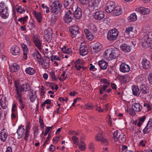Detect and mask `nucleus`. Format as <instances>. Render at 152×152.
Returning <instances> with one entry per match:
<instances>
[{
	"label": "nucleus",
	"mask_w": 152,
	"mask_h": 152,
	"mask_svg": "<svg viewBox=\"0 0 152 152\" xmlns=\"http://www.w3.org/2000/svg\"><path fill=\"white\" fill-rule=\"evenodd\" d=\"M130 67L126 63L123 62L120 65L119 70L120 71L123 73L128 72L130 70Z\"/></svg>",
	"instance_id": "obj_10"
},
{
	"label": "nucleus",
	"mask_w": 152,
	"mask_h": 152,
	"mask_svg": "<svg viewBox=\"0 0 152 152\" xmlns=\"http://www.w3.org/2000/svg\"><path fill=\"white\" fill-rule=\"evenodd\" d=\"M143 39L144 41L142 42V47L145 49L151 47V45H152V41L145 39L144 38Z\"/></svg>",
	"instance_id": "obj_18"
},
{
	"label": "nucleus",
	"mask_w": 152,
	"mask_h": 152,
	"mask_svg": "<svg viewBox=\"0 0 152 152\" xmlns=\"http://www.w3.org/2000/svg\"><path fill=\"white\" fill-rule=\"evenodd\" d=\"M98 65L101 69L103 70L106 69L108 66L107 63L103 60L99 61Z\"/></svg>",
	"instance_id": "obj_23"
},
{
	"label": "nucleus",
	"mask_w": 152,
	"mask_h": 152,
	"mask_svg": "<svg viewBox=\"0 0 152 152\" xmlns=\"http://www.w3.org/2000/svg\"><path fill=\"white\" fill-rule=\"evenodd\" d=\"M137 19V16L134 13L132 14L128 18V20L130 22L135 21Z\"/></svg>",
	"instance_id": "obj_32"
},
{
	"label": "nucleus",
	"mask_w": 152,
	"mask_h": 152,
	"mask_svg": "<svg viewBox=\"0 0 152 152\" xmlns=\"http://www.w3.org/2000/svg\"><path fill=\"white\" fill-rule=\"evenodd\" d=\"M44 37L48 41H50L52 39V32L50 29H48L44 30Z\"/></svg>",
	"instance_id": "obj_12"
},
{
	"label": "nucleus",
	"mask_w": 152,
	"mask_h": 152,
	"mask_svg": "<svg viewBox=\"0 0 152 152\" xmlns=\"http://www.w3.org/2000/svg\"><path fill=\"white\" fill-rule=\"evenodd\" d=\"M104 12L100 10L95 12L94 17L95 19L96 20H100L102 19L104 17Z\"/></svg>",
	"instance_id": "obj_9"
},
{
	"label": "nucleus",
	"mask_w": 152,
	"mask_h": 152,
	"mask_svg": "<svg viewBox=\"0 0 152 152\" xmlns=\"http://www.w3.org/2000/svg\"><path fill=\"white\" fill-rule=\"evenodd\" d=\"M120 55L119 50L113 48H109L104 53V57L108 60H111L118 56Z\"/></svg>",
	"instance_id": "obj_1"
},
{
	"label": "nucleus",
	"mask_w": 152,
	"mask_h": 152,
	"mask_svg": "<svg viewBox=\"0 0 152 152\" xmlns=\"http://www.w3.org/2000/svg\"><path fill=\"white\" fill-rule=\"evenodd\" d=\"M103 137V135L101 133H98L95 137V139L97 141H100Z\"/></svg>",
	"instance_id": "obj_49"
},
{
	"label": "nucleus",
	"mask_w": 152,
	"mask_h": 152,
	"mask_svg": "<svg viewBox=\"0 0 152 152\" xmlns=\"http://www.w3.org/2000/svg\"><path fill=\"white\" fill-rule=\"evenodd\" d=\"M8 7L4 4L1 2L0 3V16L4 19L8 18L9 16Z\"/></svg>",
	"instance_id": "obj_5"
},
{
	"label": "nucleus",
	"mask_w": 152,
	"mask_h": 152,
	"mask_svg": "<svg viewBox=\"0 0 152 152\" xmlns=\"http://www.w3.org/2000/svg\"><path fill=\"white\" fill-rule=\"evenodd\" d=\"M143 68L145 70H148L151 66L150 61L146 58L142 59L141 62Z\"/></svg>",
	"instance_id": "obj_11"
},
{
	"label": "nucleus",
	"mask_w": 152,
	"mask_h": 152,
	"mask_svg": "<svg viewBox=\"0 0 152 152\" xmlns=\"http://www.w3.org/2000/svg\"><path fill=\"white\" fill-rule=\"evenodd\" d=\"M74 3V0H64V5L66 9H70Z\"/></svg>",
	"instance_id": "obj_24"
},
{
	"label": "nucleus",
	"mask_w": 152,
	"mask_h": 152,
	"mask_svg": "<svg viewBox=\"0 0 152 152\" xmlns=\"http://www.w3.org/2000/svg\"><path fill=\"white\" fill-rule=\"evenodd\" d=\"M49 151L51 152H54L55 149H56V147L54 145H51L49 147Z\"/></svg>",
	"instance_id": "obj_63"
},
{
	"label": "nucleus",
	"mask_w": 152,
	"mask_h": 152,
	"mask_svg": "<svg viewBox=\"0 0 152 152\" xmlns=\"http://www.w3.org/2000/svg\"><path fill=\"white\" fill-rule=\"evenodd\" d=\"M34 14L35 18L39 23H40L42 19L41 13L39 12H37L36 11H34Z\"/></svg>",
	"instance_id": "obj_33"
},
{
	"label": "nucleus",
	"mask_w": 152,
	"mask_h": 152,
	"mask_svg": "<svg viewBox=\"0 0 152 152\" xmlns=\"http://www.w3.org/2000/svg\"><path fill=\"white\" fill-rule=\"evenodd\" d=\"M75 67L77 70H79L82 67V64L79 60H77L75 63Z\"/></svg>",
	"instance_id": "obj_37"
},
{
	"label": "nucleus",
	"mask_w": 152,
	"mask_h": 152,
	"mask_svg": "<svg viewBox=\"0 0 152 152\" xmlns=\"http://www.w3.org/2000/svg\"><path fill=\"white\" fill-rule=\"evenodd\" d=\"M77 145L80 151H84L86 149V145L85 143H83V144L79 143Z\"/></svg>",
	"instance_id": "obj_47"
},
{
	"label": "nucleus",
	"mask_w": 152,
	"mask_h": 152,
	"mask_svg": "<svg viewBox=\"0 0 152 152\" xmlns=\"http://www.w3.org/2000/svg\"><path fill=\"white\" fill-rule=\"evenodd\" d=\"M8 136V134L5 132L4 130H2L0 133V138L3 141H5Z\"/></svg>",
	"instance_id": "obj_30"
},
{
	"label": "nucleus",
	"mask_w": 152,
	"mask_h": 152,
	"mask_svg": "<svg viewBox=\"0 0 152 152\" xmlns=\"http://www.w3.org/2000/svg\"><path fill=\"white\" fill-rule=\"evenodd\" d=\"M64 21L65 23H68L71 21L72 20V18H69L67 17H66L65 16H64Z\"/></svg>",
	"instance_id": "obj_54"
},
{
	"label": "nucleus",
	"mask_w": 152,
	"mask_h": 152,
	"mask_svg": "<svg viewBox=\"0 0 152 152\" xmlns=\"http://www.w3.org/2000/svg\"><path fill=\"white\" fill-rule=\"evenodd\" d=\"M31 96L29 95L30 100L31 102H33L35 100V99L37 98V96H34V93L32 90L31 91Z\"/></svg>",
	"instance_id": "obj_45"
},
{
	"label": "nucleus",
	"mask_w": 152,
	"mask_h": 152,
	"mask_svg": "<svg viewBox=\"0 0 152 152\" xmlns=\"http://www.w3.org/2000/svg\"><path fill=\"white\" fill-rule=\"evenodd\" d=\"M28 17L27 16H25L23 17H21L19 18L18 21L21 22L23 21H26L27 20V19L28 18Z\"/></svg>",
	"instance_id": "obj_61"
},
{
	"label": "nucleus",
	"mask_w": 152,
	"mask_h": 152,
	"mask_svg": "<svg viewBox=\"0 0 152 152\" xmlns=\"http://www.w3.org/2000/svg\"><path fill=\"white\" fill-rule=\"evenodd\" d=\"M132 108L135 111L139 112L142 110V106L140 103H136L132 104Z\"/></svg>",
	"instance_id": "obj_21"
},
{
	"label": "nucleus",
	"mask_w": 152,
	"mask_h": 152,
	"mask_svg": "<svg viewBox=\"0 0 152 152\" xmlns=\"http://www.w3.org/2000/svg\"><path fill=\"white\" fill-rule=\"evenodd\" d=\"M71 10H67V11L66 12L64 16L67 17L69 18H73L74 17V14L73 13L74 10H73V6L71 8Z\"/></svg>",
	"instance_id": "obj_28"
},
{
	"label": "nucleus",
	"mask_w": 152,
	"mask_h": 152,
	"mask_svg": "<svg viewBox=\"0 0 152 152\" xmlns=\"http://www.w3.org/2000/svg\"><path fill=\"white\" fill-rule=\"evenodd\" d=\"M33 41L35 46L39 50H41L42 49V42L39 38L37 37L36 35L34 36L33 37Z\"/></svg>",
	"instance_id": "obj_14"
},
{
	"label": "nucleus",
	"mask_w": 152,
	"mask_h": 152,
	"mask_svg": "<svg viewBox=\"0 0 152 152\" xmlns=\"http://www.w3.org/2000/svg\"><path fill=\"white\" fill-rule=\"evenodd\" d=\"M30 128V123L29 122L26 126L25 133V136L24 137V139L25 141H27V139L29 137V130Z\"/></svg>",
	"instance_id": "obj_25"
},
{
	"label": "nucleus",
	"mask_w": 152,
	"mask_h": 152,
	"mask_svg": "<svg viewBox=\"0 0 152 152\" xmlns=\"http://www.w3.org/2000/svg\"><path fill=\"white\" fill-rule=\"evenodd\" d=\"M16 91L17 97V98H22L23 93H22L23 91H21V90L19 88L18 89H16Z\"/></svg>",
	"instance_id": "obj_40"
},
{
	"label": "nucleus",
	"mask_w": 152,
	"mask_h": 152,
	"mask_svg": "<svg viewBox=\"0 0 152 152\" xmlns=\"http://www.w3.org/2000/svg\"><path fill=\"white\" fill-rule=\"evenodd\" d=\"M74 17H75L77 19H80L82 16L81 10L79 7H77L75 10L74 13Z\"/></svg>",
	"instance_id": "obj_22"
},
{
	"label": "nucleus",
	"mask_w": 152,
	"mask_h": 152,
	"mask_svg": "<svg viewBox=\"0 0 152 152\" xmlns=\"http://www.w3.org/2000/svg\"><path fill=\"white\" fill-rule=\"evenodd\" d=\"M62 7L60 1L56 0L50 5V11L55 15H57L60 12Z\"/></svg>",
	"instance_id": "obj_2"
},
{
	"label": "nucleus",
	"mask_w": 152,
	"mask_h": 152,
	"mask_svg": "<svg viewBox=\"0 0 152 152\" xmlns=\"http://www.w3.org/2000/svg\"><path fill=\"white\" fill-rule=\"evenodd\" d=\"M20 50L19 47L16 45H13L11 48L10 52L14 55H17L19 54Z\"/></svg>",
	"instance_id": "obj_19"
},
{
	"label": "nucleus",
	"mask_w": 152,
	"mask_h": 152,
	"mask_svg": "<svg viewBox=\"0 0 152 152\" xmlns=\"http://www.w3.org/2000/svg\"><path fill=\"white\" fill-rule=\"evenodd\" d=\"M80 54L82 56H85L88 53V48L86 44L84 42L81 43L80 46Z\"/></svg>",
	"instance_id": "obj_7"
},
{
	"label": "nucleus",
	"mask_w": 152,
	"mask_h": 152,
	"mask_svg": "<svg viewBox=\"0 0 152 152\" xmlns=\"http://www.w3.org/2000/svg\"><path fill=\"white\" fill-rule=\"evenodd\" d=\"M133 95L135 96H140V90L137 86L134 85L132 87Z\"/></svg>",
	"instance_id": "obj_20"
},
{
	"label": "nucleus",
	"mask_w": 152,
	"mask_h": 152,
	"mask_svg": "<svg viewBox=\"0 0 152 152\" xmlns=\"http://www.w3.org/2000/svg\"><path fill=\"white\" fill-rule=\"evenodd\" d=\"M131 31H133V28L132 27H128L126 28L125 31V34H126L127 35H128Z\"/></svg>",
	"instance_id": "obj_51"
},
{
	"label": "nucleus",
	"mask_w": 152,
	"mask_h": 152,
	"mask_svg": "<svg viewBox=\"0 0 152 152\" xmlns=\"http://www.w3.org/2000/svg\"><path fill=\"white\" fill-rule=\"evenodd\" d=\"M127 111L129 113V114L132 116H134L136 114L135 113V111L132 108V109L130 108L128 110H127Z\"/></svg>",
	"instance_id": "obj_52"
},
{
	"label": "nucleus",
	"mask_w": 152,
	"mask_h": 152,
	"mask_svg": "<svg viewBox=\"0 0 152 152\" xmlns=\"http://www.w3.org/2000/svg\"><path fill=\"white\" fill-rule=\"evenodd\" d=\"M24 132L25 129L23 128V126L21 125L18 127L17 131L18 138L20 139L23 136Z\"/></svg>",
	"instance_id": "obj_17"
},
{
	"label": "nucleus",
	"mask_w": 152,
	"mask_h": 152,
	"mask_svg": "<svg viewBox=\"0 0 152 152\" xmlns=\"http://www.w3.org/2000/svg\"><path fill=\"white\" fill-rule=\"evenodd\" d=\"M32 56L34 57H36L37 58H39V57H40V54L39 52V51L38 50L36 49L35 50V52L34 53H33L32 54Z\"/></svg>",
	"instance_id": "obj_48"
},
{
	"label": "nucleus",
	"mask_w": 152,
	"mask_h": 152,
	"mask_svg": "<svg viewBox=\"0 0 152 152\" xmlns=\"http://www.w3.org/2000/svg\"><path fill=\"white\" fill-rule=\"evenodd\" d=\"M25 71L27 74L30 75H33L35 72L34 69L31 67H28L26 68Z\"/></svg>",
	"instance_id": "obj_36"
},
{
	"label": "nucleus",
	"mask_w": 152,
	"mask_h": 152,
	"mask_svg": "<svg viewBox=\"0 0 152 152\" xmlns=\"http://www.w3.org/2000/svg\"><path fill=\"white\" fill-rule=\"evenodd\" d=\"M16 8L17 12H20V14L23 13L25 11V10L21 6H16Z\"/></svg>",
	"instance_id": "obj_43"
},
{
	"label": "nucleus",
	"mask_w": 152,
	"mask_h": 152,
	"mask_svg": "<svg viewBox=\"0 0 152 152\" xmlns=\"http://www.w3.org/2000/svg\"><path fill=\"white\" fill-rule=\"evenodd\" d=\"M152 128V119H150L148 122L146 126L143 129L144 134L148 133L151 130Z\"/></svg>",
	"instance_id": "obj_13"
},
{
	"label": "nucleus",
	"mask_w": 152,
	"mask_h": 152,
	"mask_svg": "<svg viewBox=\"0 0 152 152\" xmlns=\"http://www.w3.org/2000/svg\"><path fill=\"white\" fill-rule=\"evenodd\" d=\"M72 139L75 144H76L77 145L78 144L79 139L77 137L74 136L72 137Z\"/></svg>",
	"instance_id": "obj_50"
},
{
	"label": "nucleus",
	"mask_w": 152,
	"mask_h": 152,
	"mask_svg": "<svg viewBox=\"0 0 152 152\" xmlns=\"http://www.w3.org/2000/svg\"><path fill=\"white\" fill-rule=\"evenodd\" d=\"M43 68L44 69H47L49 68V63L48 62H43L42 64Z\"/></svg>",
	"instance_id": "obj_53"
},
{
	"label": "nucleus",
	"mask_w": 152,
	"mask_h": 152,
	"mask_svg": "<svg viewBox=\"0 0 152 152\" xmlns=\"http://www.w3.org/2000/svg\"><path fill=\"white\" fill-rule=\"evenodd\" d=\"M57 15L55 14L52 15L50 19V22L53 25L54 24L58 19Z\"/></svg>",
	"instance_id": "obj_41"
},
{
	"label": "nucleus",
	"mask_w": 152,
	"mask_h": 152,
	"mask_svg": "<svg viewBox=\"0 0 152 152\" xmlns=\"http://www.w3.org/2000/svg\"><path fill=\"white\" fill-rule=\"evenodd\" d=\"M109 33H111V34L115 36L116 37H117L118 34V30L116 28H114L108 31Z\"/></svg>",
	"instance_id": "obj_39"
},
{
	"label": "nucleus",
	"mask_w": 152,
	"mask_h": 152,
	"mask_svg": "<svg viewBox=\"0 0 152 152\" xmlns=\"http://www.w3.org/2000/svg\"><path fill=\"white\" fill-rule=\"evenodd\" d=\"M19 88L21 90V91H31V89L30 86L28 83H26L20 85Z\"/></svg>",
	"instance_id": "obj_15"
},
{
	"label": "nucleus",
	"mask_w": 152,
	"mask_h": 152,
	"mask_svg": "<svg viewBox=\"0 0 152 152\" xmlns=\"http://www.w3.org/2000/svg\"><path fill=\"white\" fill-rule=\"evenodd\" d=\"M120 48L122 51L125 53L130 52L131 49L130 46L124 43L122 44L121 45Z\"/></svg>",
	"instance_id": "obj_16"
},
{
	"label": "nucleus",
	"mask_w": 152,
	"mask_h": 152,
	"mask_svg": "<svg viewBox=\"0 0 152 152\" xmlns=\"http://www.w3.org/2000/svg\"><path fill=\"white\" fill-rule=\"evenodd\" d=\"M140 97L146 99L149 96H150L151 91L149 88L145 86V84H141L140 86Z\"/></svg>",
	"instance_id": "obj_3"
},
{
	"label": "nucleus",
	"mask_w": 152,
	"mask_h": 152,
	"mask_svg": "<svg viewBox=\"0 0 152 152\" xmlns=\"http://www.w3.org/2000/svg\"><path fill=\"white\" fill-rule=\"evenodd\" d=\"M20 66L19 65L16 63H14L12 64L10 67V70L12 72H16L19 69Z\"/></svg>",
	"instance_id": "obj_29"
},
{
	"label": "nucleus",
	"mask_w": 152,
	"mask_h": 152,
	"mask_svg": "<svg viewBox=\"0 0 152 152\" xmlns=\"http://www.w3.org/2000/svg\"><path fill=\"white\" fill-rule=\"evenodd\" d=\"M122 8L121 7H115L113 13L114 15L118 16L122 13Z\"/></svg>",
	"instance_id": "obj_26"
},
{
	"label": "nucleus",
	"mask_w": 152,
	"mask_h": 152,
	"mask_svg": "<svg viewBox=\"0 0 152 152\" xmlns=\"http://www.w3.org/2000/svg\"><path fill=\"white\" fill-rule=\"evenodd\" d=\"M102 48V46L99 42L95 43L94 44L93 47V50L95 53L100 51Z\"/></svg>",
	"instance_id": "obj_27"
},
{
	"label": "nucleus",
	"mask_w": 152,
	"mask_h": 152,
	"mask_svg": "<svg viewBox=\"0 0 152 152\" xmlns=\"http://www.w3.org/2000/svg\"><path fill=\"white\" fill-rule=\"evenodd\" d=\"M88 7L90 10L94 11L99 10L101 8L98 0H91L89 2Z\"/></svg>",
	"instance_id": "obj_4"
},
{
	"label": "nucleus",
	"mask_w": 152,
	"mask_h": 152,
	"mask_svg": "<svg viewBox=\"0 0 152 152\" xmlns=\"http://www.w3.org/2000/svg\"><path fill=\"white\" fill-rule=\"evenodd\" d=\"M50 75L52 79H53L54 81L57 80V79L55 75V74L54 72L52 71L50 73Z\"/></svg>",
	"instance_id": "obj_57"
},
{
	"label": "nucleus",
	"mask_w": 152,
	"mask_h": 152,
	"mask_svg": "<svg viewBox=\"0 0 152 152\" xmlns=\"http://www.w3.org/2000/svg\"><path fill=\"white\" fill-rule=\"evenodd\" d=\"M79 27L77 25H74L70 27L69 31L71 33V36L72 38L76 37L77 34L79 33Z\"/></svg>",
	"instance_id": "obj_8"
},
{
	"label": "nucleus",
	"mask_w": 152,
	"mask_h": 152,
	"mask_svg": "<svg viewBox=\"0 0 152 152\" xmlns=\"http://www.w3.org/2000/svg\"><path fill=\"white\" fill-rule=\"evenodd\" d=\"M21 46L23 52H28V50L27 46L26 44L24 43H23L22 44Z\"/></svg>",
	"instance_id": "obj_58"
},
{
	"label": "nucleus",
	"mask_w": 152,
	"mask_h": 152,
	"mask_svg": "<svg viewBox=\"0 0 152 152\" xmlns=\"http://www.w3.org/2000/svg\"><path fill=\"white\" fill-rule=\"evenodd\" d=\"M61 137L60 135H59L58 137H55L53 138V141L56 142V143L54 142L55 144H56L58 143V142L60 140Z\"/></svg>",
	"instance_id": "obj_56"
},
{
	"label": "nucleus",
	"mask_w": 152,
	"mask_h": 152,
	"mask_svg": "<svg viewBox=\"0 0 152 152\" xmlns=\"http://www.w3.org/2000/svg\"><path fill=\"white\" fill-rule=\"evenodd\" d=\"M129 77L128 75H123L120 76V79L121 81L124 83H126L127 82V79Z\"/></svg>",
	"instance_id": "obj_46"
},
{
	"label": "nucleus",
	"mask_w": 152,
	"mask_h": 152,
	"mask_svg": "<svg viewBox=\"0 0 152 152\" xmlns=\"http://www.w3.org/2000/svg\"><path fill=\"white\" fill-rule=\"evenodd\" d=\"M115 7V2L113 1H109L106 4L105 11L107 13H113Z\"/></svg>",
	"instance_id": "obj_6"
},
{
	"label": "nucleus",
	"mask_w": 152,
	"mask_h": 152,
	"mask_svg": "<svg viewBox=\"0 0 152 152\" xmlns=\"http://www.w3.org/2000/svg\"><path fill=\"white\" fill-rule=\"evenodd\" d=\"M126 136L124 133H121L120 134L118 137V140L121 143H123L126 141Z\"/></svg>",
	"instance_id": "obj_31"
},
{
	"label": "nucleus",
	"mask_w": 152,
	"mask_h": 152,
	"mask_svg": "<svg viewBox=\"0 0 152 152\" xmlns=\"http://www.w3.org/2000/svg\"><path fill=\"white\" fill-rule=\"evenodd\" d=\"M89 0H78L79 2L81 4H86L89 2Z\"/></svg>",
	"instance_id": "obj_62"
},
{
	"label": "nucleus",
	"mask_w": 152,
	"mask_h": 152,
	"mask_svg": "<svg viewBox=\"0 0 152 152\" xmlns=\"http://www.w3.org/2000/svg\"><path fill=\"white\" fill-rule=\"evenodd\" d=\"M117 37L115 36H113L111 33L108 32L107 36V38L109 41H113L115 40Z\"/></svg>",
	"instance_id": "obj_42"
},
{
	"label": "nucleus",
	"mask_w": 152,
	"mask_h": 152,
	"mask_svg": "<svg viewBox=\"0 0 152 152\" xmlns=\"http://www.w3.org/2000/svg\"><path fill=\"white\" fill-rule=\"evenodd\" d=\"M144 38L152 41V32L144 33Z\"/></svg>",
	"instance_id": "obj_35"
},
{
	"label": "nucleus",
	"mask_w": 152,
	"mask_h": 152,
	"mask_svg": "<svg viewBox=\"0 0 152 152\" xmlns=\"http://www.w3.org/2000/svg\"><path fill=\"white\" fill-rule=\"evenodd\" d=\"M118 130H116L113 133V138L115 142L118 140Z\"/></svg>",
	"instance_id": "obj_44"
},
{
	"label": "nucleus",
	"mask_w": 152,
	"mask_h": 152,
	"mask_svg": "<svg viewBox=\"0 0 152 152\" xmlns=\"http://www.w3.org/2000/svg\"><path fill=\"white\" fill-rule=\"evenodd\" d=\"M61 50L64 53L67 54L70 53L72 51L71 48H68L65 46H64L62 48H61Z\"/></svg>",
	"instance_id": "obj_38"
},
{
	"label": "nucleus",
	"mask_w": 152,
	"mask_h": 152,
	"mask_svg": "<svg viewBox=\"0 0 152 152\" xmlns=\"http://www.w3.org/2000/svg\"><path fill=\"white\" fill-rule=\"evenodd\" d=\"M41 116H40L39 119V123L40 124L41 127L42 129H43L44 128V124L43 122V120L41 118Z\"/></svg>",
	"instance_id": "obj_60"
},
{
	"label": "nucleus",
	"mask_w": 152,
	"mask_h": 152,
	"mask_svg": "<svg viewBox=\"0 0 152 152\" xmlns=\"http://www.w3.org/2000/svg\"><path fill=\"white\" fill-rule=\"evenodd\" d=\"M148 79L150 83L152 84V73H150L149 74Z\"/></svg>",
	"instance_id": "obj_64"
},
{
	"label": "nucleus",
	"mask_w": 152,
	"mask_h": 152,
	"mask_svg": "<svg viewBox=\"0 0 152 152\" xmlns=\"http://www.w3.org/2000/svg\"><path fill=\"white\" fill-rule=\"evenodd\" d=\"M51 59L52 61H54V60H60V58L56 55H52L51 57Z\"/></svg>",
	"instance_id": "obj_55"
},
{
	"label": "nucleus",
	"mask_w": 152,
	"mask_h": 152,
	"mask_svg": "<svg viewBox=\"0 0 152 152\" xmlns=\"http://www.w3.org/2000/svg\"><path fill=\"white\" fill-rule=\"evenodd\" d=\"M2 102L3 101L2 100V99H0V104L2 108L3 109H5L7 107V106L4 103H3Z\"/></svg>",
	"instance_id": "obj_59"
},
{
	"label": "nucleus",
	"mask_w": 152,
	"mask_h": 152,
	"mask_svg": "<svg viewBox=\"0 0 152 152\" xmlns=\"http://www.w3.org/2000/svg\"><path fill=\"white\" fill-rule=\"evenodd\" d=\"M140 10L141 14L143 15L148 14L150 13V9L142 7H140Z\"/></svg>",
	"instance_id": "obj_34"
}]
</instances>
